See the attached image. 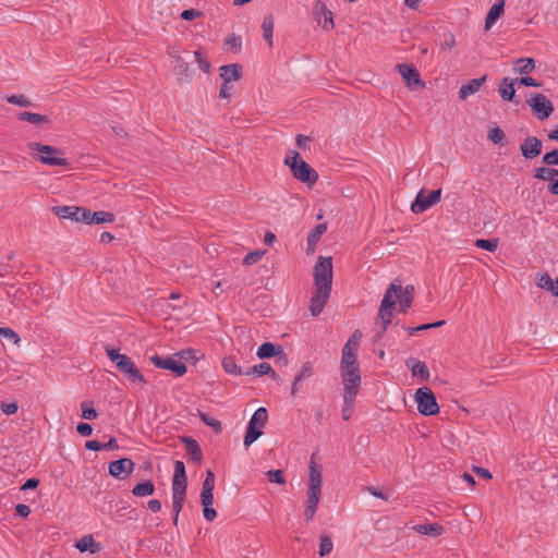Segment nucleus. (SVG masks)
<instances>
[{
    "label": "nucleus",
    "instance_id": "nucleus-1",
    "mask_svg": "<svg viewBox=\"0 0 558 558\" xmlns=\"http://www.w3.org/2000/svg\"><path fill=\"white\" fill-rule=\"evenodd\" d=\"M340 375L343 391L359 392L361 386V371L356 355L341 354Z\"/></svg>",
    "mask_w": 558,
    "mask_h": 558
},
{
    "label": "nucleus",
    "instance_id": "nucleus-2",
    "mask_svg": "<svg viewBox=\"0 0 558 558\" xmlns=\"http://www.w3.org/2000/svg\"><path fill=\"white\" fill-rule=\"evenodd\" d=\"M284 165L288 166L293 177L307 186H313L318 180V173L306 161L301 158L296 150H291L290 155L286 156Z\"/></svg>",
    "mask_w": 558,
    "mask_h": 558
},
{
    "label": "nucleus",
    "instance_id": "nucleus-3",
    "mask_svg": "<svg viewBox=\"0 0 558 558\" xmlns=\"http://www.w3.org/2000/svg\"><path fill=\"white\" fill-rule=\"evenodd\" d=\"M27 147L32 150H36L39 153V155L34 156V159L38 160L44 165L66 168H69L70 166L68 159L60 157L61 155H63V151L58 147L40 144L37 142H29L27 144Z\"/></svg>",
    "mask_w": 558,
    "mask_h": 558
},
{
    "label": "nucleus",
    "instance_id": "nucleus-4",
    "mask_svg": "<svg viewBox=\"0 0 558 558\" xmlns=\"http://www.w3.org/2000/svg\"><path fill=\"white\" fill-rule=\"evenodd\" d=\"M268 421V411L266 408H258L251 416L244 435V446L250 447L263 435V428Z\"/></svg>",
    "mask_w": 558,
    "mask_h": 558
},
{
    "label": "nucleus",
    "instance_id": "nucleus-5",
    "mask_svg": "<svg viewBox=\"0 0 558 558\" xmlns=\"http://www.w3.org/2000/svg\"><path fill=\"white\" fill-rule=\"evenodd\" d=\"M314 287L332 289V258L319 256L314 266Z\"/></svg>",
    "mask_w": 558,
    "mask_h": 558
},
{
    "label": "nucleus",
    "instance_id": "nucleus-6",
    "mask_svg": "<svg viewBox=\"0 0 558 558\" xmlns=\"http://www.w3.org/2000/svg\"><path fill=\"white\" fill-rule=\"evenodd\" d=\"M415 402L417 411L424 416H433L439 413V405L436 396L428 387L418 388L415 391Z\"/></svg>",
    "mask_w": 558,
    "mask_h": 558
},
{
    "label": "nucleus",
    "instance_id": "nucleus-7",
    "mask_svg": "<svg viewBox=\"0 0 558 558\" xmlns=\"http://www.w3.org/2000/svg\"><path fill=\"white\" fill-rule=\"evenodd\" d=\"M401 291V280L395 279L386 290L384 298L380 302L378 311V319L391 323L393 317V310L396 305L395 293Z\"/></svg>",
    "mask_w": 558,
    "mask_h": 558
},
{
    "label": "nucleus",
    "instance_id": "nucleus-8",
    "mask_svg": "<svg viewBox=\"0 0 558 558\" xmlns=\"http://www.w3.org/2000/svg\"><path fill=\"white\" fill-rule=\"evenodd\" d=\"M441 192V189H437L426 194L425 189H422L411 204L412 213L423 214L432 206L436 205L440 201Z\"/></svg>",
    "mask_w": 558,
    "mask_h": 558
},
{
    "label": "nucleus",
    "instance_id": "nucleus-9",
    "mask_svg": "<svg viewBox=\"0 0 558 558\" xmlns=\"http://www.w3.org/2000/svg\"><path fill=\"white\" fill-rule=\"evenodd\" d=\"M149 361L153 363L155 367L168 369L178 377L183 376L187 371V367L183 362H181L180 360H174L171 356L161 357L156 354L150 356Z\"/></svg>",
    "mask_w": 558,
    "mask_h": 558
},
{
    "label": "nucleus",
    "instance_id": "nucleus-10",
    "mask_svg": "<svg viewBox=\"0 0 558 558\" xmlns=\"http://www.w3.org/2000/svg\"><path fill=\"white\" fill-rule=\"evenodd\" d=\"M187 476L185 465L182 461L174 462V473L172 477V496L186 498Z\"/></svg>",
    "mask_w": 558,
    "mask_h": 558
},
{
    "label": "nucleus",
    "instance_id": "nucleus-11",
    "mask_svg": "<svg viewBox=\"0 0 558 558\" xmlns=\"http://www.w3.org/2000/svg\"><path fill=\"white\" fill-rule=\"evenodd\" d=\"M135 463L130 458H120L108 464V473L117 480L128 478L134 471Z\"/></svg>",
    "mask_w": 558,
    "mask_h": 558
},
{
    "label": "nucleus",
    "instance_id": "nucleus-12",
    "mask_svg": "<svg viewBox=\"0 0 558 558\" xmlns=\"http://www.w3.org/2000/svg\"><path fill=\"white\" fill-rule=\"evenodd\" d=\"M116 367L120 373H122L132 383H141L143 385L147 384V380L144 378L137 366L131 360L130 356L125 354L123 359H120V362H117Z\"/></svg>",
    "mask_w": 558,
    "mask_h": 558
},
{
    "label": "nucleus",
    "instance_id": "nucleus-13",
    "mask_svg": "<svg viewBox=\"0 0 558 558\" xmlns=\"http://www.w3.org/2000/svg\"><path fill=\"white\" fill-rule=\"evenodd\" d=\"M527 104L541 121L547 119L554 111L553 104L543 94H536L531 100H527Z\"/></svg>",
    "mask_w": 558,
    "mask_h": 558
},
{
    "label": "nucleus",
    "instance_id": "nucleus-14",
    "mask_svg": "<svg viewBox=\"0 0 558 558\" xmlns=\"http://www.w3.org/2000/svg\"><path fill=\"white\" fill-rule=\"evenodd\" d=\"M322 496V488L307 485L304 515L306 521H312Z\"/></svg>",
    "mask_w": 558,
    "mask_h": 558
},
{
    "label": "nucleus",
    "instance_id": "nucleus-15",
    "mask_svg": "<svg viewBox=\"0 0 558 558\" xmlns=\"http://www.w3.org/2000/svg\"><path fill=\"white\" fill-rule=\"evenodd\" d=\"M542 150L543 143L536 136H527L520 145L521 155L527 160L538 157Z\"/></svg>",
    "mask_w": 558,
    "mask_h": 558
},
{
    "label": "nucleus",
    "instance_id": "nucleus-16",
    "mask_svg": "<svg viewBox=\"0 0 558 558\" xmlns=\"http://www.w3.org/2000/svg\"><path fill=\"white\" fill-rule=\"evenodd\" d=\"M330 293L331 289L323 290V288L319 289V287H315V291L311 298L310 305V311L313 316H318L323 312L330 296Z\"/></svg>",
    "mask_w": 558,
    "mask_h": 558
},
{
    "label": "nucleus",
    "instance_id": "nucleus-17",
    "mask_svg": "<svg viewBox=\"0 0 558 558\" xmlns=\"http://www.w3.org/2000/svg\"><path fill=\"white\" fill-rule=\"evenodd\" d=\"M414 293L415 289L414 286L408 284L404 288L401 287V291L398 293H395L399 301V312L400 313H407L408 310L411 307L412 302L414 300Z\"/></svg>",
    "mask_w": 558,
    "mask_h": 558
},
{
    "label": "nucleus",
    "instance_id": "nucleus-18",
    "mask_svg": "<svg viewBox=\"0 0 558 558\" xmlns=\"http://www.w3.org/2000/svg\"><path fill=\"white\" fill-rule=\"evenodd\" d=\"M515 80H511L510 77H504L499 84L498 92L502 100L512 101L515 105H519L520 99H515Z\"/></svg>",
    "mask_w": 558,
    "mask_h": 558
},
{
    "label": "nucleus",
    "instance_id": "nucleus-19",
    "mask_svg": "<svg viewBox=\"0 0 558 558\" xmlns=\"http://www.w3.org/2000/svg\"><path fill=\"white\" fill-rule=\"evenodd\" d=\"M243 72H220V77L223 83L220 88L219 97L223 99L230 98L232 95V86L230 83L239 81L242 77Z\"/></svg>",
    "mask_w": 558,
    "mask_h": 558
},
{
    "label": "nucleus",
    "instance_id": "nucleus-20",
    "mask_svg": "<svg viewBox=\"0 0 558 558\" xmlns=\"http://www.w3.org/2000/svg\"><path fill=\"white\" fill-rule=\"evenodd\" d=\"M486 80L487 76L483 75L482 77L473 78L462 84V86L459 89V98L461 100H464L469 96L475 94L481 88V86L486 82Z\"/></svg>",
    "mask_w": 558,
    "mask_h": 558
},
{
    "label": "nucleus",
    "instance_id": "nucleus-21",
    "mask_svg": "<svg viewBox=\"0 0 558 558\" xmlns=\"http://www.w3.org/2000/svg\"><path fill=\"white\" fill-rule=\"evenodd\" d=\"M180 439L184 444L185 450L187 454L191 456L192 461L195 463H201L203 459V452L197 440L190 436H182Z\"/></svg>",
    "mask_w": 558,
    "mask_h": 558
},
{
    "label": "nucleus",
    "instance_id": "nucleus-22",
    "mask_svg": "<svg viewBox=\"0 0 558 558\" xmlns=\"http://www.w3.org/2000/svg\"><path fill=\"white\" fill-rule=\"evenodd\" d=\"M327 231V223H318L307 234V247L306 253L311 254L316 251L317 243L322 235Z\"/></svg>",
    "mask_w": 558,
    "mask_h": 558
},
{
    "label": "nucleus",
    "instance_id": "nucleus-23",
    "mask_svg": "<svg viewBox=\"0 0 558 558\" xmlns=\"http://www.w3.org/2000/svg\"><path fill=\"white\" fill-rule=\"evenodd\" d=\"M314 374L313 363L312 362H305L301 371L295 375L294 380L292 383L291 387V395L295 396L296 392L300 389L301 383L310 377H312Z\"/></svg>",
    "mask_w": 558,
    "mask_h": 558
},
{
    "label": "nucleus",
    "instance_id": "nucleus-24",
    "mask_svg": "<svg viewBox=\"0 0 558 558\" xmlns=\"http://www.w3.org/2000/svg\"><path fill=\"white\" fill-rule=\"evenodd\" d=\"M316 9L318 15V25L326 31L332 29L335 26L332 12L326 7L325 3H318Z\"/></svg>",
    "mask_w": 558,
    "mask_h": 558
},
{
    "label": "nucleus",
    "instance_id": "nucleus-25",
    "mask_svg": "<svg viewBox=\"0 0 558 558\" xmlns=\"http://www.w3.org/2000/svg\"><path fill=\"white\" fill-rule=\"evenodd\" d=\"M244 375L250 376L254 375L255 377H260L264 375H269L271 379L277 380L278 375L271 367V365L267 362H262L259 364L253 365L252 367H248L247 371L244 372Z\"/></svg>",
    "mask_w": 558,
    "mask_h": 558
},
{
    "label": "nucleus",
    "instance_id": "nucleus-26",
    "mask_svg": "<svg viewBox=\"0 0 558 558\" xmlns=\"http://www.w3.org/2000/svg\"><path fill=\"white\" fill-rule=\"evenodd\" d=\"M280 353H282V345L272 342H264L258 347L256 355L258 359L264 360L276 357V355Z\"/></svg>",
    "mask_w": 558,
    "mask_h": 558
},
{
    "label": "nucleus",
    "instance_id": "nucleus-27",
    "mask_svg": "<svg viewBox=\"0 0 558 558\" xmlns=\"http://www.w3.org/2000/svg\"><path fill=\"white\" fill-rule=\"evenodd\" d=\"M405 365L408 367H411L413 376H417L423 380H428L429 371L424 362L416 360L414 357H410L409 360L405 361Z\"/></svg>",
    "mask_w": 558,
    "mask_h": 558
},
{
    "label": "nucleus",
    "instance_id": "nucleus-28",
    "mask_svg": "<svg viewBox=\"0 0 558 558\" xmlns=\"http://www.w3.org/2000/svg\"><path fill=\"white\" fill-rule=\"evenodd\" d=\"M505 12V2H496L494 3L485 19V31L492 28V26L500 19V16Z\"/></svg>",
    "mask_w": 558,
    "mask_h": 558
},
{
    "label": "nucleus",
    "instance_id": "nucleus-29",
    "mask_svg": "<svg viewBox=\"0 0 558 558\" xmlns=\"http://www.w3.org/2000/svg\"><path fill=\"white\" fill-rule=\"evenodd\" d=\"M413 530L422 535L438 537L445 532V527L439 523L416 524Z\"/></svg>",
    "mask_w": 558,
    "mask_h": 558
},
{
    "label": "nucleus",
    "instance_id": "nucleus-30",
    "mask_svg": "<svg viewBox=\"0 0 558 558\" xmlns=\"http://www.w3.org/2000/svg\"><path fill=\"white\" fill-rule=\"evenodd\" d=\"M52 211L59 218L69 219L76 222L77 216L80 214V206H54L52 207Z\"/></svg>",
    "mask_w": 558,
    "mask_h": 558
},
{
    "label": "nucleus",
    "instance_id": "nucleus-31",
    "mask_svg": "<svg viewBox=\"0 0 558 558\" xmlns=\"http://www.w3.org/2000/svg\"><path fill=\"white\" fill-rule=\"evenodd\" d=\"M308 485L322 488V466L316 463L315 454H312L308 465Z\"/></svg>",
    "mask_w": 558,
    "mask_h": 558
},
{
    "label": "nucleus",
    "instance_id": "nucleus-32",
    "mask_svg": "<svg viewBox=\"0 0 558 558\" xmlns=\"http://www.w3.org/2000/svg\"><path fill=\"white\" fill-rule=\"evenodd\" d=\"M75 547L81 553L89 551L92 554H96L101 549L100 544L95 542L92 534L83 536L78 542H76Z\"/></svg>",
    "mask_w": 558,
    "mask_h": 558
},
{
    "label": "nucleus",
    "instance_id": "nucleus-33",
    "mask_svg": "<svg viewBox=\"0 0 558 558\" xmlns=\"http://www.w3.org/2000/svg\"><path fill=\"white\" fill-rule=\"evenodd\" d=\"M402 76V81L407 84L410 89L425 87V82L421 78L420 72H399Z\"/></svg>",
    "mask_w": 558,
    "mask_h": 558
},
{
    "label": "nucleus",
    "instance_id": "nucleus-34",
    "mask_svg": "<svg viewBox=\"0 0 558 558\" xmlns=\"http://www.w3.org/2000/svg\"><path fill=\"white\" fill-rule=\"evenodd\" d=\"M361 339H362V332L361 330L359 329H355L351 336L349 337L348 341L345 342V344L343 345L342 348V353L341 354H344V353H349V355H356L355 354V351L359 349L360 347V342H361Z\"/></svg>",
    "mask_w": 558,
    "mask_h": 558
},
{
    "label": "nucleus",
    "instance_id": "nucleus-35",
    "mask_svg": "<svg viewBox=\"0 0 558 558\" xmlns=\"http://www.w3.org/2000/svg\"><path fill=\"white\" fill-rule=\"evenodd\" d=\"M154 493L155 484L151 480L142 481L132 488V494L135 497L151 496Z\"/></svg>",
    "mask_w": 558,
    "mask_h": 558
},
{
    "label": "nucleus",
    "instance_id": "nucleus-36",
    "mask_svg": "<svg viewBox=\"0 0 558 558\" xmlns=\"http://www.w3.org/2000/svg\"><path fill=\"white\" fill-rule=\"evenodd\" d=\"M17 119L20 121L33 123L35 125L50 123V119L47 116L40 114V113L28 112V111L20 112L17 114Z\"/></svg>",
    "mask_w": 558,
    "mask_h": 558
},
{
    "label": "nucleus",
    "instance_id": "nucleus-37",
    "mask_svg": "<svg viewBox=\"0 0 558 558\" xmlns=\"http://www.w3.org/2000/svg\"><path fill=\"white\" fill-rule=\"evenodd\" d=\"M356 396L357 392L348 393V391H343V408L341 414L344 421H349L352 415Z\"/></svg>",
    "mask_w": 558,
    "mask_h": 558
},
{
    "label": "nucleus",
    "instance_id": "nucleus-38",
    "mask_svg": "<svg viewBox=\"0 0 558 558\" xmlns=\"http://www.w3.org/2000/svg\"><path fill=\"white\" fill-rule=\"evenodd\" d=\"M215 488V474L208 469L202 485L201 498H214L213 492Z\"/></svg>",
    "mask_w": 558,
    "mask_h": 558
},
{
    "label": "nucleus",
    "instance_id": "nucleus-39",
    "mask_svg": "<svg viewBox=\"0 0 558 558\" xmlns=\"http://www.w3.org/2000/svg\"><path fill=\"white\" fill-rule=\"evenodd\" d=\"M558 177V169L551 167H538L533 169V178L543 181H553Z\"/></svg>",
    "mask_w": 558,
    "mask_h": 558
},
{
    "label": "nucleus",
    "instance_id": "nucleus-40",
    "mask_svg": "<svg viewBox=\"0 0 558 558\" xmlns=\"http://www.w3.org/2000/svg\"><path fill=\"white\" fill-rule=\"evenodd\" d=\"M90 219V225L112 223L116 220V216L110 211L99 210L93 211Z\"/></svg>",
    "mask_w": 558,
    "mask_h": 558
},
{
    "label": "nucleus",
    "instance_id": "nucleus-41",
    "mask_svg": "<svg viewBox=\"0 0 558 558\" xmlns=\"http://www.w3.org/2000/svg\"><path fill=\"white\" fill-rule=\"evenodd\" d=\"M221 365H222L223 371L228 374L235 375V376L244 375V371L242 369L241 366H239L235 363V360L232 356L223 357Z\"/></svg>",
    "mask_w": 558,
    "mask_h": 558
},
{
    "label": "nucleus",
    "instance_id": "nucleus-42",
    "mask_svg": "<svg viewBox=\"0 0 558 558\" xmlns=\"http://www.w3.org/2000/svg\"><path fill=\"white\" fill-rule=\"evenodd\" d=\"M507 65L511 66V70H534L535 60L533 58H518L511 60Z\"/></svg>",
    "mask_w": 558,
    "mask_h": 558
},
{
    "label": "nucleus",
    "instance_id": "nucleus-43",
    "mask_svg": "<svg viewBox=\"0 0 558 558\" xmlns=\"http://www.w3.org/2000/svg\"><path fill=\"white\" fill-rule=\"evenodd\" d=\"M223 47L227 51H232L234 53H238L242 49V38L241 36H238L235 34L229 35L225 39Z\"/></svg>",
    "mask_w": 558,
    "mask_h": 558
},
{
    "label": "nucleus",
    "instance_id": "nucleus-44",
    "mask_svg": "<svg viewBox=\"0 0 558 558\" xmlns=\"http://www.w3.org/2000/svg\"><path fill=\"white\" fill-rule=\"evenodd\" d=\"M198 417L199 420L207 426L211 427L214 433L216 435L220 434L222 432V425H221V422L216 420V418H213L210 417L207 413L205 412H202L198 410Z\"/></svg>",
    "mask_w": 558,
    "mask_h": 558
},
{
    "label": "nucleus",
    "instance_id": "nucleus-45",
    "mask_svg": "<svg viewBox=\"0 0 558 558\" xmlns=\"http://www.w3.org/2000/svg\"><path fill=\"white\" fill-rule=\"evenodd\" d=\"M264 38L268 41L269 46L272 45V32H274V16L271 14L266 15L262 23Z\"/></svg>",
    "mask_w": 558,
    "mask_h": 558
},
{
    "label": "nucleus",
    "instance_id": "nucleus-46",
    "mask_svg": "<svg viewBox=\"0 0 558 558\" xmlns=\"http://www.w3.org/2000/svg\"><path fill=\"white\" fill-rule=\"evenodd\" d=\"M203 506V514L207 521H214L217 517V511L213 508L214 498H201Z\"/></svg>",
    "mask_w": 558,
    "mask_h": 558
},
{
    "label": "nucleus",
    "instance_id": "nucleus-47",
    "mask_svg": "<svg viewBox=\"0 0 558 558\" xmlns=\"http://www.w3.org/2000/svg\"><path fill=\"white\" fill-rule=\"evenodd\" d=\"M82 417L84 420L93 421L98 417V412L94 408V402L90 400L81 403Z\"/></svg>",
    "mask_w": 558,
    "mask_h": 558
},
{
    "label": "nucleus",
    "instance_id": "nucleus-48",
    "mask_svg": "<svg viewBox=\"0 0 558 558\" xmlns=\"http://www.w3.org/2000/svg\"><path fill=\"white\" fill-rule=\"evenodd\" d=\"M445 325V320H438V322H435V323H427V324H422L420 326H416V327H407V326H403V329L410 335V336H413L415 333H417L418 331H424V330H429V329H434V328H437V327H440Z\"/></svg>",
    "mask_w": 558,
    "mask_h": 558
},
{
    "label": "nucleus",
    "instance_id": "nucleus-49",
    "mask_svg": "<svg viewBox=\"0 0 558 558\" xmlns=\"http://www.w3.org/2000/svg\"><path fill=\"white\" fill-rule=\"evenodd\" d=\"M487 138L496 145L504 146L505 144H507L506 135L499 126L490 129L488 131Z\"/></svg>",
    "mask_w": 558,
    "mask_h": 558
},
{
    "label": "nucleus",
    "instance_id": "nucleus-50",
    "mask_svg": "<svg viewBox=\"0 0 558 558\" xmlns=\"http://www.w3.org/2000/svg\"><path fill=\"white\" fill-rule=\"evenodd\" d=\"M474 244L477 248L485 250L488 252H495L498 247L499 239H477Z\"/></svg>",
    "mask_w": 558,
    "mask_h": 558
},
{
    "label": "nucleus",
    "instance_id": "nucleus-51",
    "mask_svg": "<svg viewBox=\"0 0 558 558\" xmlns=\"http://www.w3.org/2000/svg\"><path fill=\"white\" fill-rule=\"evenodd\" d=\"M333 548L332 539L329 535H322L319 538V556L325 557L331 553Z\"/></svg>",
    "mask_w": 558,
    "mask_h": 558
},
{
    "label": "nucleus",
    "instance_id": "nucleus-52",
    "mask_svg": "<svg viewBox=\"0 0 558 558\" xmlns=\"http://www.w3.org/2000/svg\"><path fill=\"white\" fill-rule=\"evenodd\" d=\"M554 281L551 280L550 276L547 272L538 275V278L536 280V286L549 291L553 294L554 291Z\"/></svg>",
    "mask_w": 558,
    "mask_h": 558
},
{
    "label": "nucleus",
    "instance_id": "nucleus-53",
    "mask_svg": "<svg viewBox=\"0 0 558 558\" xmlns=\"http://www.w3.org/2000/svg\"><path fill=\"white\" fill-rule=\"evenodd\" d=\"M4 99L11 104V105H15V106H20V107H31L33 106V104L31 102V100H28L24 95L20 94V95H11V96H7L4 97Z\"/></svg>",
    "mask_w": 558,
    "mask_h": 558
},
{
    "label": "nucleus",
    "instance_id": "nucleus-54",
    "mask_svg": "<svg viewBox=\"0 0 558 558\" xmlns=\"http://www.w3.org/2000/svg\"><path fill=\"white\" fill-rule=\"evenodd\" d=\"M266 475L269 480V482L271 483H275V484H278V485H283L286 484V477L283 475V471L282 470H269L268 472H266Z\"/></svg>",
    "mask_w": 558,
    "mask_h": 558
},
{
    "label": "nucleus",
    "instance_id": "nucleus-55",
    "mask_svg": "<svg viewBox=\"0 0 558 558\" xmlns=\"http://www.w3.org/2000/svg\"><path fill=\"white\" fill-rule=\"evenodd\" d=\"M542 163L546 166H558V148H555L548 153H546L542 157Z\"/></svg>",
    "mask_w": 558,
    "mask_h": 558
},
{
    "label": "nucleus",
    "instance_id": "nucleus-56",
    "mask_svg": "<svg viewBox=\"0 0 558 558\" xmlns=\"http://www.w3.org/2000/svg\"><path fill=\"white\" fill-rule=\"evenodd\" d=\"M185 56L186 57L192 56L197 61L201 70H203V71L209 70L210 64L205 59V57L203 56V53L201 51L185 52Z\"/></svg>",
    "mask_w": 558,
    "mask_h": 558
},
{
    "label": "nucleus",
    "instance_id": "nucleus-57",
    "mask_svg": "<svg viewBox=\"0 0 558 558\" xmlns=\"http://www.w3.org/2000/svg\"><path fill=\"white\" fill-rule=\"evenodd\" d=\"M264 254H265V251H260V250L250 252L248 254L245 255V257L243 259V264L247 265V266L256 264L257 262L260 260V258L263 257Z\"/></svg>",
    "mask_w": 558,
    "mask_h": 558
},
{
    "label": "nucleus",
    "instance_id": "nucleus-58",
    "mask_svg": "<svg viewBox=\"0 0 558 558\" xmlns=\"http://www.w3.org/2000/svg\"><path fill=\"white\" fill-rule=\"evenodd\" d=\"M106 354L108 359L116 365L117 362H120V359H123L125 354L120 353L119 349L112 348L110 345L105 347Z\"/></svg>",
    "mask_w": 558,
    "mask_h": 558
},
{
    "label": "nucleus",
    "instance_id": "nucleus-59",
    "mask_svg": "<svg viewBox=\"0 0 558 558\" xmlns=\"http://www.w3.org/2000/svg\"><path fill=\"white\" fill-rule=\"evenodd\" d=\"M359 74L360 76H355L354 78L361 83L376 85L379 82L378 78L375 82L376 74L374 72H359Z\"/></svg>",
    "mask_w": 558,
    "mask_h": 558
},
{
    "label": "nucleus",
    "instance_id": "nucleus-60",
    "mask_svg": "<svg viewBox=\"0 0 558 558\" xmlns=\"http://www.w3.org/2000/svg\"><path fill=\"white\" fill-rule=\"evenodd\" d=\"M391 323H386V320H379L377 319L376 320V326H377V331L374 336V340L375 341H378L383 338V336L385 335V332L387 331L388 329V326L390 325Z\"/></svg>",
    "mask_w": 558,
    "mask_h": 558
},
{
    "label": "nucleus",
    "instance_id": "nucleus-61",
    "mask_svg": "<svg viewBox=\"0 0 558 558\" xmlns=\"http://www.w3.org/2000/svg\"><path fill=\"white\" fill-rule=\"evenodd\" d=\"M93 211L86 207H81L80 206V214L77 216V220L76 222H84L86 225H90V216H92Z\"/></svg>",
    "mask_w": 558,
    "mask_h": 558
},
{
    "label": "nucleus",
    "instance_id": "nucleus-62",
    "mask_svg": "<svg viewBox=\"0 0 558 558\" xmlns=\"http://www.w3.org/2000/svg\"><path fill=\"white\" fill-rule=\"evenodd\" d=\"M456 46L454 36L451 33L445 34L444 38L440 43V47L442 50L451 49Z\"/></svg>",
    "mask_w": 558,
    "mask_h": 558
},
{
    "label": "nucleus",
    "instance_id": "nucleus-63",
    "mask_svg": "<svg viewBox=\"0 0 558 558\" xmlns=\"http://www.w3.org/2000/svg\"><path fill=\"white\" fill-rule=\"evenodd\" d=\"M0 336L13 340L14 343H19L20 341V336L14 330L8 327H0Z\"/></svg>",
    "mask_w": 558,
    "mask_h": 558
},
{
    "label": "nucleus",
    "instance_id": "nucleus-64",
    "mask_svg": "<svg viewBox=\"0 0 558 558\" xmlns=\"http://www.w3.org/2000/svg\"><path fill=\"white\" fill-rule=\"evenodd\" d=\"M76 432L83 437H88L93 434V427L88 423L80 422L76 425Z\"/></svg>",
    "mask_w": 558,
    "mask_h": 558
}]
</instances>
